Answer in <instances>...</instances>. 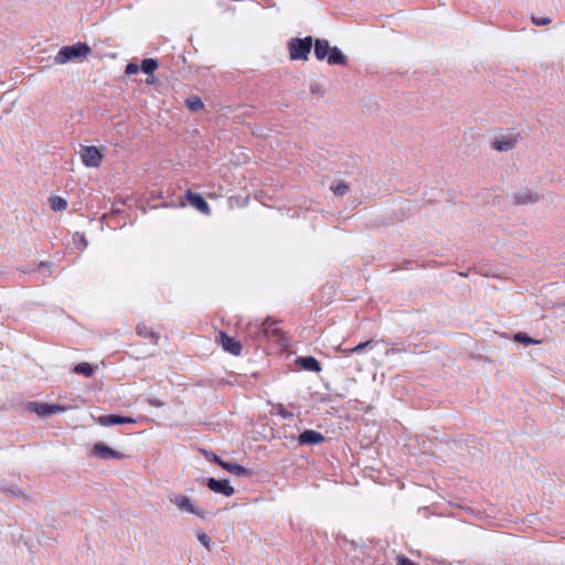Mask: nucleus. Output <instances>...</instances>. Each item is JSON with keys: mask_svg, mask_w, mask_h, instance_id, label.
<instances>
[{"mask_svg": "<svg viewBox=\"0 0 565 565\" xmlns=\"http://www.w3.org/2000/svg\"><path fill=\"white\" fill-rule=\"evenodd\" d=\"M90 53L92 50L88 44L78 42L73 45L62 46L54 56V62L60 65L70 62H82L86 60Z\"/></svg>", "mask_w": 565, "mask_h": 565, "instance_id": "nucleus-1", "label": "nucleus"}, {"mask_svg": "<svg viewBox=\"0 0 565 565\" xmlns=\"http://www.w3.org/2000/svg\"><path fill=\"white\" fill-rule=\"evenodd\" d=\"M169 501L181 512H186L201 519L206 516V512L185 494L173 493L169 495Z\"/></svg>", "mask_w": 565, "mask_h": 565, "instance_id": "nucleus-2", "label": "nucleus"}, {"mask_svg": "<svg viewBox=\"0 0 565 565\" xmlns=\"http://www.w3.org/2000/svg\"><path fill=\"white\" fill-rule=\"evenodd\" d=\"M312 49V38L291 39L288 42L289 57L292 61H307Z\"/></svg>", "mask_w": 565, "mask_h": 565, "instance_id": "nucleus-3", "label": "nucleus"}, {"mask_svg": "<svg viewBox=\"0 0 565 565\" xmlns=\"http://www.w3.org/2000/svg\"><path fill=\"white\" fill-rule=\"evenodd\" d=\"M518 141V135L512 132H502L492 138L491 147L497 151L507 152L514 149Z\"/></svg>", "mask_w": 565, "mask_h": 565, "instance_id": "nucleus-4", "label": "nucleus"}, {"mask_svg": "<svg viewBox=\"0 0 565 565\" xmlns=\"http://www.w3.org/2000/svg\"><path fill=\"white\" fill-rule=\"evenodd\" d=\"M82 162L88 168H98L103 160V154L95 146L83 147L79 151Z\"/></svg>", "mask_w": 565, "mask_h": 565, "instance_id": "nucleus-5", "label": "nucleus"}, {"mask_svg": "<svg viewBox=\"0 0 565 565\" xmlns=\"http://www.w3.org/2000/svg\"><path fill=\"white\" fill-rule=\"evenodd\" d=\"M92 454L99 459H122L125 455L115 449H111L103 443H96L93 446Z\"/></svg>", "mask_w": 565, "mask_h": 565, "instance_id": "nucleus-6", "label": "nucleus"}, {"mask_svg": "<svg viewBox=\"0 0 565 565\" xmlns=\"http://www.w3.org/2000/svg\"><path fill=\"white\" fill-rule=\"evenodd\" d=\"M185 198H186V201L189 202V204H191L194 209L200 211L202 214H204L206 216L211 215V207L200 193H195V192H192L189 190L185 193Z\"/></svg>", "mask_w": 565, "mask_h": 565, "instance_id": "nucleus-7", "label": "nucleus"}, {"mask_svg": "<svg viewBox=\"0 0 565 565\" xmlns=\"http://www.w3.org/2000/svg\"><path fill=\"white\" fill-rule=\"evenodd\" d=\"M206 486L211 491L221 493L225 497H231L235 492L234 488L227 480H216L214 478H210L207 479Z\"/></svg>", "mask_w": 565, "mask_h": 565, "instance_id": "nucleus-8", "label": "nucleus"}, {"mask_svg": "<svg viewBox=\"0 0 565 565\" xmlns=\"http://www.w3.org/2000/svg\"><path fill=\"white\" fill-rule=\"evenodd\" d=\"M220 343L224 351L233 354L239 355L242 351V344L235 338L227 335L224 332H221L218 335Z\"/></svg>", "mask_w": 565, "mask_h": 565, "instance_id": "nucleus-9", "label": "nucleus"}, {"mask_svg": "<svg viewBox=\"0 0 565 565\" xmlns=\"http://www.w3.org/2000/svg\"><path fill=\"white\" fill-rule=\"evenodd\" d=\"M516 204L526 205L536 203L540 200L539 194L532 189H521L513 194Z\"/></svg>", "mask_w": 565, "mask_h": 565, "instance_id": "nucleus-10", "label": "nucleus"}, {"mask_svg": "<svg viewBox=\"0 0 565 565\" xmlns=\"http://www.w3.org/2000/svg\"><path fill=\"white\" fill-rule=\"evenodd\" d=\"M96 422L104 427L121 425V424H134L136 419L132 417L118 416V415H108V416H99Z\"/></svg>", "mask_w": 565, "mask_h": 565, "instance_id": "nucleus-11", "label": "nucleus"}, {"mask_svg": "<svg viewBox=\"0 0 565 565\" xmlns=\"http://www.w3.org/2000/svg\"><path fill=\"white\" fill-rule=\"evenodd\" d=\"M298 440L300 445H318L324 441V436L319 431L307 429L299 435Z\"/></svg>", "mask_w": 565, "mask_h": 565, "instance_id": "nucleus-12", "label": "nucleus"}, {"mask_svg": "<svg viewBox=\"0 0 565 565\" xmlns=\"http://www.w3.org/2000/svg\"><path fill=\"white\" fill-rule=\"evenodd\" d=\"M34 412L43 417L65 412L66 407L56 404L40 403L34 406Z\"/></svg>", "mask_w": 565, "mask_h": 565, "instance_id": "nucleus-13", "label": "nucleus"}, {"mask_svg": "<svg viewBox=\"0 0 565 565\" xmlns=\"http://www.w3.org/2000/svg\"><path fill=\"white\" fill-rule=\"evenodd\" d=\"M297 364L306 371L316 373L321 371L319 361L313 356H300L297 359Z\"/></svg>", "mask_w": 565, "mask_h": 565, "instance_id": "nucleus-14", "label": "nucleus"}, {"mask_svg": "<svg viewBox=\"0 0 565 565\" xmlns=\"http://www.w3.org/2000/svg\"><path fill=\"white\" fill-rule=\"evenodd\" d=\"M331 46L327 40L318 39L315 43V55L318 60H324L328 57Z\"/></svg>", "mask_w": 565, "mask_h": 565, "instance_id": "nucleus-15", "label": "nucleus"}, {"mask_svg": "<svg viewBox=\"0 0 565 565\" xmlns=\"http://www.w3.org/2000/svg\"><path fill=\"white\" fill-rule=\"evenodd\" d=\"M259 333L266 338H269L278 335L280 333V330L275 321L265 320L260 326Z\"/></svg>", "mask_w": 565, "mask_h": 565, "instance_id": "nucleus-16", "label": "nucleus"}, {"mask_svg": "<svg viewBox=\"0 0 565 565\" xmlns=\"http://www.w3.org/2000/svg\"><path fill=\"white\" fill-rule=\"evenodd\" d=\"M327 62L330 65H344L347 57L337 46L332 47L327 57Z\"/></svg>", "mask_w": 565, "mask_h": 565, "instance_id": "nucleus-17", "label": "nucleus"}, {"mask_svg": "<svg viewBox=\"0 0 565 565\" xmlns=\"http://www.w3.org/2000/svg\"><path fill=\"white\" fill-rule=\"evenodd\" d=\"M95 370V365H92L90 363L87 362H82L74 367V373L84 375L86 377H90L94 374Z\"/></svg>", "mask_w": 565, "mask_h": 565, "instance_id": "nucleus-18", "label": "nucleus"}, {"mask_svg": "<svg viewBox=\"0 0 565 565\" xmlns=\"http://www.w3.org/2000/svg\"><path fill=\"white\" fill-rule=\"evenodd\" d=\"M221 467L236 476H244L247 472V470L243 466L233 462L223 461L221 462Z\"/></svg>", "mask_w": 565, "mask_h": 565, "instance_id": "nucleus-19", "label": "nucleus"}, {"mask_svg": "<svg viewBox=\"0 0 565 565\" xmlns=\"http://www.w3.org/2000/svg\"><path fill=\"white\" fill-rule=\"evenodd\" d=\"M186 107L192 111H199L203 109L204 104L200 97L192 96L185 100Z\"/></svg>", "mask_w": 565, "mask_h": 565, "instance_id": "nucleus-20", "label": "nucleus"}, {"mask_svg": "<svg viewBox=\"0 0 565 565\" xmlns=\"http://www.w3.org/2000/svg\"><path fill=\"white\" fill-rule=\"evenodd\" d=\"M50 206L54 211H64L67 207V201L61 196L50 199Z\"/></svg>", "mask_w": 565, "mask_h": 565, "instance_id": "nucleus-21", "label": "nucleus"}, {"mask_svg": "<svg viewBox=\"0 0 565 565\" xmlns=\"http://www.w3.org/2000/svg\"><path fill=\"white\" fill-rule=\"evenodd\" d=\"M158 68V62L153 58L142 61L141 70L147 74H152Z\"/></svg>", "mask_w": 565, "mask_h": 565, "instance_id": "nucleus-22", "label": "nucleus"}, {"mask_svg": "<svg viewBox=\"0 0 565 565\" xmlns=\"http://www.w3.org/2000/svg\"><path fill=\"white\" fill-rule=\"evenodd\" d=\"M195 537L207 551L211 550V539L204 531H196Z\"/></svg>", "mask_w": 565, "mask_h": 565, "instance_id": "nucleus-23", "label": "nucleus"}, {"mask_svg": "<svg viewBox=\"0 0 565 565\" xmlns=\"http://www.w3.org/2000/svg\"><path fill=\"white\" fill-rule=\"evenodd\" d=\"M514 341L519 342V343H523L525 345L533 344V343H535V344L540 343V341L530 338L527 334H525L523 332L515 333Z\"/></svg>", "mask_w": 565, "mask_h": 565, "instance_id": "nucleus-24", "label": "nucleus"}, {"mask_svg": "<svg viewBox=\"0 0 565 565\" xmlns=\"http://www.w3.org/2000/svg\"><path fill=\"white\" fill-rule=\"evenodd\" d=\"M349 184L344 182L331 185V191L338 196H344L349 192Z\"/></svg>", "mask_w": 565, "mask_h": 565, "instance_id": "nucleus-25", "label": "nucleus"}, {"mask_svg": "<svg viewBox=\"0 0 565 565\" xmlns=\"http://www.w3.org/2000/svg\"><path fill=\"white\" fill-rule=\"evenodd\" d=\"M247 202H248L247 199H239V198H235V196H232L228 200V203H230L231 207H234L235 205H237V206H245V205H247Z\"/></svg>", "mask_w": 565, "mask_h": 565, "instance_id": "nucleus-26", "label": "nucleus"}, {"mask_svg": "<svg viewBox=\"0 0 565 565\" xmlns=\"http://www.w3.org/2000/svg\"><path fill=\"white\" fill-rule=\"evenodd\" d=\"M137 333L145 338H156V334L152 331H149L145 326H138Z\"/></svg>", "mask_w": 565, "mask_h": 565, "instance_id": "nucleus-27", "label": "nucleus"}, {"mask_svg": "<svg viewBox=\"0 0 565 565\" xmlns=\"http://www.w3.org/2000/svg\"><path fill=\"white\" fill-rule=\"evenodd\" d=\"M203 455H204V457H205L209 461H212V462H214V463H216V465H218V466H221V462H223V460H222L218 456H216L215 454H213V452H210V451L204 450V451H203Z\"/></svg>", "mask_w": 565, "mask_h": 565, "instance_id": "nucleus-28", "label": "nucleus"}, {"mask_svg": "<svg viewBox=\"0 0 565 565\" xmlns=\"http://www.w3.org/2000/svg\"><path fill=\"white\" fill-rule=\"evenodd\" d=\"M372 341H365V342H362L353 348H350V352H354V353H360L362 352L364 349L369 348L372 345Z\"/></svg>", "mask_w": 565, "mask_h": 565, "instance_id": "nucleus-29", "label": "nucleus"}, {"mask_svg": "<svg viewBox=\"0 0 565 565\" xmlns=\"http://www.w3.org/2000/svg\"><path fill=\"white\" fill-rule=\"evenodd\" d=\"M73 243L75 245H87V241H86L85 236L81 233H76L73 236Z\"/></svg>", "mask_w": 565, "mask_h": 565, "instance_id": "nucleus-30", "label": "nucleus"}, {"mask_svg": "<svg viewBox=\"0 0 565 565\" xmlns=\"http://www.w3.org/2000/svg\"><path fill=\"white\" fill-rule=\"evenodd\" d=\"M139 71V66L137 64H134V63H129L127 66H126V74H136L137 72Z\"/></svg>", "mask_w": 565, "mask_h": 565, "instance_id": "nucleus-31", "label": "nucleus"}, {"mask_svg": "<svg viewBox=\"0 0 565 565\" xmlns=\"http://www.w3.org/2000/svg\"><path fill=\"white\" fill-rule=\"evenodd\" d=\"M532 21L536 25H546V24H548L551 22V20L548 18H544V19L532 18Z\"/></svg>", "mask_w": 565, "mask_h": 565, "instance_id": "nucleus-32", "label": "nucleus"}, {"mask_svg": "<svg viewBox=\"0 0 565 565\" xmlns=\"http://www.w3.org/2000/svg\"><path fill=\"white\" fill-rule=\"evenodd\" d=\"M337 351H338V352H341V353H343V354H345V355H350V354H352V353H353V352H350V349L342 348L341 345H339V347L337 348Z\"/></svg>", "mask_w": 565, "mask_h": 565, "instance_id": "nucleus-33", "label": "nucleus"}, {"mask_svg": "<svg viewBox=\"0 0 565 565\" xmlns=\"http://www.w3.org/2000/svg\"><path fill=\"white\" fill-rule=\"evenodd\" d=\"M150 403L153 405V406H157V407H160L162 406V403L160 401H150Z\"/></svg>", "mask_w": 565, "mask_h": 565, "instance_id": "nucleus-34", "label": "nucleus"}, {"mask_svg": "<svg viewBox=\"0 0 565 565\" xmlns=\"http://www.w3.org/2000/svg\"><path fill=\"white\" fill-rule=\"evenodd\" d=\"M147 83H148V84H152V83H153V78H148V79H147Z\"/></svg>", "mask_w": 565, "mask_h": 565, "instance_id": "nucleus-35", "label": "nucleus"}]
</instances>
